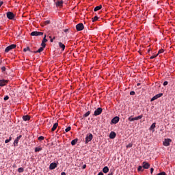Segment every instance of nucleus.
Here are the masks:
<instances>
[{
  "mask_svg": "<svg viewBox=\"0 0 175 175\" xmlns=\"http://www.w3.org/2000/svg\"><path fill=\"white\" fill-rule=\"evenodd\" d=\"M63 3H64V2H63L62 1H57V2L56 3V6H62Z\"/></svg>",
  "mask_w": 175,
  "mask_h": 175,
  "instance_id": "obj_26",
  "label": "nucleus"
},
{
  "mask_svg": "<svg viewBox=\"0 0 175 175\" xmlns=\"http://www.w3.org/2000/svg\"><path fill=\"white\" fill-rule=\"evenodd\" d=\"M38 140H39V142H42V140H44V137H43V136H40V137H38Z\"/></svg>",
  "mask_w": 175,
  "mask_h": 175,
  "instance_id": "obj_33",
  "label": "nucleus"
},
{
  "mask_svg": "<svg viewBox=\"0 0 175 175\" xmlns=\"http://www.w3.org/2000/svg\"><path fill=\"white\" fill-rule=\"evenodd\" d=\"M61 175H66V173H65V172H62V173H61Z\"/></svg>",
  "mask_w": 175,
  "mask_h": 175,
  "instance_id": "obj_49",
  "label": "nucleus"
},
{
  "mask_svg": "<svg viewBox=\"0 0 175 175\" xmlns=\"http://www.w3.org/2000/svg\"><path fill=\"white\" fill-rule=\"evenodd\" d=\"M68 31H69V29H66L64 30V32H68Z\"/></svg>",
  "mask_w": 175,
  "mask_h": 175,
  "instance_id": "obj_48",
  "label": "nucleus"
},
{
  "mask_svg": "<svg viewBox=\"0 0 175 175\" xmlns=\"http://www.w3.org/2000/svg\"><path fill=\"white\" fill-rule=\"evenodd\" d=\"M44 48L45 47H40L38 51H34L33 53H35V54H36V53H42V51H43L44 50Z\"/></svg>",
  "mask_w": 175,
  "mask_h": 175,
  "instance_id": "obj_21",
  "label": "nucleus"
},
{
  "mask_svg": "<svg viewBox=\"0 0 175 175\" xmlns=\"http://www.w3.org/2000/svg\"><path fill=\"white\" fill-rule=\"evenodd\" d=\"M91 114V111H88V112H86L84 115L83 117H88V116H90Z\"/></svg>",
  "mask_w": 175,
  "mask_h": 175,
  "instance_id": "obj_28",
  "label": "nucleus"
},
{
  "mask_svg": "<svg viewBox=\"0 0 175 175\" xmlns=\"http://www.w3.org/2000/svg\"><path fill=\"white\" fill-rule=\"evenodd\" d=\"M150 173L152 174L154 173V168H150Z\"/></svg>",
  "mask_w": 175,
  "mask_h": 175,
  "instance_id": "obj_44",
  "label": "nucleus"
},
{
  "mask_svg": "<svg viewBox=\"0 0 175 175\" xmlns=\"http://www.w3.org/2000/svg\"><path fill=\"white\" fill-rule=\"evenodd\" d=\"M23 121H29V120H31V117H29V116H28V115L23 116Z\"/></svg>",
  "mask_w": 175,
  "mask_h": 175,
  "instance_id": "obj_17",
  "label": "nucleus"
},
{
  "mask_svg": "<svg viewBox=\"0 0 175 175\" xmlns=\"http://www.w3.org/2000/svg\"><path fill=\"white\" fill-rule=\"evenodd\" d=\"M120 121V117L116 116L111 120V124H118Z\"/></svg>",
  "mask_w": 175,
  "mask_h": 175,
  "instance_id": "obj_11",
  "label": "nucleus"
},
{
  "mask_svg": "<svg viewBox=\"0 0 175 175\" xmlns=\"http://www.w3.org/2000/svg\"><path fill=\"white\" fill-rule=\"evenodd\" d=\"M57 167V163H52L49 165L50 170H54Z\"/></svg>",
  "mask_w": 175,
  "mask_h": 175,
  "instance_id": "obj_14",
  "label": "nucleus"
},
{
  "mask_svg": "<svg viewBox=\"0 0 175 175\" xmlns=\"http://www.w3.org/2000/svg\"><path fill=\"white\" fill-rule=\"evenodd\" d=\"M44 24H45V25H47L50 24V21H45Z\"/></svg>",
  "mask_w": 175,
  "mask_h": 175,
  "instance_id": "obj_40",
  "label": "nucleus"
},
{
  "mask_svg": "<svg viewBox=\"0 0 175 175\" xmlns=\"http://www.w3.org/2000/svg\"><path fill=\"white\" fill-rule=\"evenodd\" d=\"M116 136H117V134H116V132L114 131H111L109 134L110 139H116Z\"/></svg>",
  "mask_w": 175,
  "mask_h": 175,
  "instance_id": "obj_16",
  "label": "nucleus"
},
{
  "mask_svg": "<svg viewBox=\"0 0 175 175\" xmlns=\"http://www.w3.org/2000/svg\"><path fill=\"white\" fill-rule=\"evenodd\" d=\"M157 124L156 123H152V124L150 126V130L152 131V132H154L155 130V126H156Z\"/></svg>",
  "mask_w": 175,
  "mask_h": 175,
  "instance_id": "obj_23",
  "label": "nucleus"
},
{
  "mask_svg": "<svg viewBox=\"0 0 175 175\" xmlns=\"http://www.w3.org/2000/svg\"><path fill=\"white\" fill-rule=\"evenodd\" d=\"M24 53H27V51H30V53H32V51H31V49L29 46H27L23 49Z\"/></svg>",
  "mask_w": 175,
  "mask_h": 175,
  "instance_id": "obj_25",
  "label": "nucleus"
},
{
  "mask_svg": "<svg viewBox=\"0 0 175 175\" xmlns=\"http://www.w3.org/2000/svg\"><path fill=\"white\" fill-rule=\"evenodd\" d=\"M102 111H103V109L102 108H100V107L97 108L94 111L95 117H96L97 116H100V114H102Z\"/></svg>",
  "mask_w": 175,
  "mask_h": 175,
  "instance_id": "obj_4",
  "label": "nucleus"
},
{
  "mask_svg": "<svg viewBox=\"0 0 175 175\" xmlns=\"http://www.w3.org/2000/svg\"><path fill=\"white\" fill-rule=\"evenodd\" d=\"M85 167H87V165H85V164L82 166L83 169H85Z\"/></svg>",
  "mask_w": 175,
  "mask_h": 175,
  "instance_id": "obj_45",
  "label": "nucleus"
},
{
  "mask_svg": "<svg viewBox=\"0 0 175 175\" xmlns=\"http://www.w3.org/2000/svg\"><path fill=\"white\" fill-rule=\"evenodd\" d=\"M142 167H144V169H148L150 167V163L144 161L142 163Z\"/></svg>",
  "mask_w": 175,
  "mask_h": 175,
  "instance_id": "obj_13",
  "label": "nucleus"
},
{
  "mask_svg": "<svg viewBox=\"0 0 175 175\" xmlns=\"http://www.w3.org/2000/svg\"><path fill=\"white\" fill-rule=\"evenodd\" d=\"M103 173H109V167H107V166L104 167V168L103 169Z\"/></svg>",
  "mask_w": 175,
  "mask_h": 175,
  "instance_id": "obj_22",
  "label": "nucleus"
},
{
  "mask_svg": "<svg viewBox=\"0 0 175 175\" xmlns=\"http://www.w3.org/2000/svg\"><path fill=\"white\" fill-rule=\"evenodd\" d=\"M98 16H94V18H92V22L93 23H95V21H98Z\"/></svg>",
  "mask_w": 175,
  "mask_h": 175,
  "instance_id": "obj_29",
  "label": "nucleus"
},
{
  "mask_svg": "<svg viewBox=\"0 0 175 175\" xmlns=\"http://www.w3.org/2000/svg\"><path fill=\"white\" fill-rule=\"evenodd\" d=\"M137 87H139V85H140V83H138L137 84Z\"/></svg>",
  "mask_w": 175,
  "mask_h": 175,
  "instance_id": "obj_52",
  "label": "nucleus"
},
{
  "mask_svg": "<svg viewBox=\"0 0 175 175\" xmlns=\"http://www.w3.org/2000/svg\"><path fill=\"white\" fill-rule=\"evenodd\" d=\"M13 167H16V165H13Z\"/></svg>",
  "mask_w": 175,
  "mask_h": 175,
  "instance_id": "obj_53",
  "label": "nucleus"
},
{
  "mask_svg": "<svg viewBox=\"0 0 175 175\" xmlns=\"http://www.w3.org/2000/svg\"><path fill=\"white\" fill-rule=\"evenodd\" d=\"M142 118H143V115H139V116H136L135 118L130 116L128 120L130 121V122H132V121H137L138 120H142Z\"/></svg>",
  "mask_w": 175,
  "mask_h": 175,
  "instance_id": "obj_1",
  "label": "nucleus"
},
{
  "mask_svg": "<svg viewBox=\"0 0 175 175\" xmlns=\"http://www.w3.org/2000/svg\"><path fill=\"white\" fill-rule=\"evenodd\" d=\"M59 46L62 49V51L65 50V44H64L62 42H59Z\"/></svg>",
  "mask_w": 175,
  "mask_h": 175,
  "instance_id": "obj_19",
  "label": "nucleus"
},
{
  "mask_svg": "<svg viewBox=\"0 0 175 175\" xmlns=\"http://www.w3.org/2000/svg\"><path fill=\"white\" fill-rule=\"evenodd\" d=\"M8 83H9L8 80L1 79L0 80V87H5V85H6V84H8Z\"/></svg>",
  "mask_w": 175,
  "mask_h": 175,
  "instance_id": "obj_9",
  "label": "nucleus"
},
{
  "mask_svg": "<svg viewBox=\"0 0 175 175\" xmlns=\"http://www.w3.org/2000/svg\"><path fill=\"white\" fill-rule=\"evenodd\" d=\"M10 142H12V137H9V139H5V144H8V143H9Z\"/></svg>",
  "mask_w": 175,
  "mask_h": 175,
  "instance_id": "obj_31",
  "label": "nucleus"
},
{
  "mask_svg": "<svg viewBox=\"0 0 175 175\" xmlns=\"http://www.w3.org/2000/svg\"><path fill=\"white\" fill-rule=\"evenodd\" d=\"M57 128H58V123H55L51 129V132H54Z\"/></svg>",
  "mask_w": 175,
  "mask_h": 175,
  "instance_id": "obj_18",
  "label": "nucleus"
},
{
  "mask_svg": "<svg viewBox=\"0 0 175 175\" xmlns=\"http://www.w3.org/2000/svg\"><path fill=\"white\" fill-rule=\"evenodd\" d=\"M161 96H163V93H159V94L155 95L154 96H153L151 98L150 102H154V100H156V99L161 98Z\"/></svg>",
  "mask_w": 175,
  "mask_h": 175,
  "instance_id": "obj_6",
  "label": "nucleus"
},
{
  "mask_svg": "<svg viewBox=\"0 0 175 175\" xmlns=\"http://www.w3.org/2000/svg\"><path fill=\"white\" fill-rule=\"evenodd\" d=\"M0 65H2V60H0Z\"/></svg>",
  "mask_w": 175,
  "mask_h": 175,
  "instance_id": "obj_51",
  "label": "nucleus"
},
{
  "mask_svg": "<svg viewBox=\"0 0 175 175\" xmlns=\"http://www.w3.org/2000/svg\"><path fill=\"white\" fill-rule=\"evenodd\" d=\"M52 39H53V40L55 39V37H53V38H52Z\"/></svg>",
  "mask_w": 175,
  "mask_h": 175,
  "instance_id": "obj_54",
  "label": "nucleus"
},
{
  "mask_svg": "<svg viewBox=\"0 0 175 175\" xmlns=\"http://www.w3.org/2000/svg\"><path fill=\"white\" fill-rule=\"evenodd\" d=\"M77 142H79V139H78L77 138L73 139V140L71 142L72 146H75V144H77Z\"/></svg>",
  "mask_w": 175,
  "mask_h": 175,
  "instance_id": "obj_20",
  "label": "nucleus"
},
{
  "mask_svg": "<svg viewBox=\"0 0 175 175\" xmlns=\"http://www.w3.org/2000/svg\"><path fill=\"white\" fill-rule=\"evenodd\" d=\"M21 137H23V135H21L16 138V139L14 142V147L18 146V141L20 140V139H21Z\"/></svg>",
  "mask_w": 175,
  "mask_h": 175,
  "instance_id": "obj_10",
  "label": "nucleus"
},
{
  "mask_svg": "<svg viewBox=\"0 0 175 175\" xmlns=\"http://www.w3.org/2000/svg\"><path fill=\"white\" fill-rule=\"evenodd\" d=\"M70 129H72V127L68 126V128H66V129H65V132H69V131H70Z\"/></svg>",
  "mask_w": 175,
  "mask_h": 175,
  "instance_id": "obj_35",
  "label": "nucleus"
},
{
  "mask_svg": "<svg viewBox=\"0 0 175 175\" xmlns=\"http://www.w3.org/2000/svg\"><path fill=\"white\" fill-rule=\"evenodd\" d=\"M43 35V32L40 31H33L31 33V36H42Z\"/></svg>",
  "mask_w": 175,
  "mask_h": 175,
  "instance_id": "obj_8",
  "label": "nucleus"
},
{
  "mask_svg": "<svg viewBox=\"0 0 175 175\" xmlns=\"http://www.w3.org/2000/svg\"><path fill=\"white\" fill-rule=\"evenodd\" d=\"M2 5H3V1H0V8H1V6H2Z\"/></svg>",
  "mask_w": 175,
  "mask_h": 175,
  "instance_id": "obj_46",
  "label": "nucleus"
},
{
  "mask_svg": "<svg viewBox=\"0 0 175 175\" xmlns=\"http://www.w3.org/2000/svg\"><path fill=\"white\" fill-rule=\"evenodd\" d=\"M142 169H143V167L139 166L137 168L138 172H142Z\"/></svg>",
  "mask_w": 175,
  "mask_h": 175,
  "instance_id": "obj_38",
  "label": "nucleus"
},
{
  "mask_svg": "<svg viewBox=\"0 0 175 175\" xmlns=\"http://www.w3.org/2000/svg\"><path fill=\"white\" fill-rule=\"evenodd\" d=\"M1 72L2 73H5V72H6V67L3 66L1 68Z\"/></svg>",
  "mask_w": 175,
  "mask_h": 175,
  "instance_id": "obj_27",
  "label": "nucleus"
},
{
  "mask_svg": "<svg viewBox=\"0 0 175 175\" xmlns=\"http://www.w3.org/2000/svg\"><path fill=\"white\" fill-rule=\"evenodd\" d=\"M157 55H158V54L151 56L150 59H154V58H157Z\"/></svg>",
  "mask_w": 175,
  "mask_h": 175,
  "instance_id": "obj_36",
  "label": "nucleus"
},
{
  "mask_svg": "<svg viewBox=\"0 0 175 175\" xmlns=\"http://www.w3.org/2000/svg\"><path fill=\"white\" fill-rule=\"evenodd\" d=\"M170 142H172L171 139H165V141L163 142V144L165 147H167V146H170Z\"/></svg>",
  "mask_w": 175,
  "mask_h": 175,
  "instance_id": "obj_12",
  "label": "nucleus"
},
{
  "mask_svg": "<svg viewBox=\"0 0 175 175\" xmlns=\"http://www.w3.org/2000/svg\"><path fill=\"white\" fill-rule=\"evenodd\" d=\"M77 31H83L84 29V25L83 23H79L76 25Z\"/></svg>",
  "mask_w": 175,
  "mask_h": 175,
  "instance_id": "obj_7",
  "label": "nucleus"
},
{
  "mask_svg": "<svg viewBox=\"0 0 175 175\" xmlns=\"http://www.w3.org/2000/svg\"><path fill=\"white\" fill-rule=\"evenodd\" d=\"M157 175H166V172H162L159 173Z\"/></svg>",
  "mask_w": 175,
  "mask_h": 175,
  "instance_id": "obj_37",
  "label": "nucleus"
},
{
  "mask_svg": "<svg viewBox=\"0 0 175 175\" xmlns=\"http://www.w3.org/2000/svg\"><path fill=\"white\" fill-rule=\"evenodd\" d=\"M17 46L16 44H11L8 46H7L5 49V53H9L10 50H13V49H16Z\"/></svg>",
  "mask_w": 175,
  "mask_h": 175,
  "instance_id": "obj_3",
  "label": "nucleus"
},
{
  "mask_svg": "<svg viewBox=\"0 0 175 175\" xmlns=\"http://www.w3.org/2000/svg\"><path fill=\"white\" fill-rule=\"evenodd\" d=\"M167 84H168L167 81H165L163 82V85L164 86L167 85Z\"/></svg>",
  "mask_w": 175,
  "mask_h": 175,
  "instance_id": "obj_43",
  "label": "nucleus"
},
{
  "mask_svg": "<svg viewBox=\"0 0 175 175\" xmlns=\"http://www.w3.org/2000/svg\"><path fill=\"white\" fill-rule=\"evenodd\" d=\"M135 91H131L130 92V95H132V96L135 95Z\"/></svg>",
  "mask_w": 175,
  "mask_h": 175,
  "instance_id": "obj_41",
  "label": "nucleus"
},
{
  "mask_svg": "<svg viewBox=\"0 0 175 175\" xmlns=\"http://www.w3.org/2000/svg\"><path fill=\"white\" fill-rule=\"evenodd\" d=\"M108 175H113V172L109 173Z\"/></svg>",
  "mask_w": 175,
  "mask_h": 175,
  "instance_id": "obj_50",
  "label": "nucleus"
},
{
  "mask_svg": "<svg viewBox=\"0 0 175 175\" xmlns=\"http://www.w3.org/2000/svg\"><path fill=\"white\" fill-rule=\"evenodd\" d=\"M51 39V42H53L54 41V39L51 38V36L49 37Z\"/></svg>",
  "mask_w": 175,
  "mask_h": 175,
  "instance_id": "obj_47",
  "label": "nucleus"
},
{
  "mask_svg": "<svg viewBox=\"0 0 175 175\" xmlns=\"http://www.w3.org/2000/svg\"><path fill=\"white\" fill-rule=\"evenodd\" d=\"M165 51V50L163 49H160L159 51H158V55H159V54H162V53H163Z\"/></svg>",
  "mask_w": 175,
  "mask_h": 175,
  "instance_id": "obj_34",
  "label": "nucleus"
},
{
  "mask_svg": "<svg viewBox=\"0 0 175 175\" xmlns=\"http://www.w3.org/2000/svg\"><path fill=\"white\" fill-rule=\"evenodd\" d=\"M127 148H131L132 147V144H129V145L126 146Z\"/></svg>",
  "mask_w": 175,
  "mask_h": 175,
  "instance_id": "obj_42",
  "label": "nucleus"
},
{
  "mask_svg": "<svg viewBox=\"0 0 175 175\" xmlns=\"http://www.w3.org/2000/svg\"><path fill=\"white\" fill-rule=\"evenodd\" d=\"M7 17L9 18V20H14L16 15H14L12 12H7Z\"/></svg>",
  "mask_w": 175,
  "mask_h": 175,
  "instance_id": "obj_5",
  "label": "nucleus"
},
{
  "mask_svg": "<svg viewBox=\"0 0 175 175\" xmlns=\"http://www.w3.org/2000/svg\"><path fill=\"white\" fill-rule=\"evenodd\" d=\"M18 173H23V172H24V168H23V167H19V168L18 169Z\"/></svg>",
  "mask_w": 175,
  "mask_h": 175,
  "instance_id": "obj_30",
  "label": "nucleus"
},
{
  "mask_svg": "<svg viewBox=\"0 0 175 175\" xmlns=\"http://www.w3.org/2000/svg\"><path fill=\"white\" fill-rule=\"evenodd\" d=\"M4 100H9V96H5L4 97Z\"/></svg>",
  "mask_w": 175,
  "mask_h": 175,
  "instance_id": "obj_39",
  "label": "nucleus"
},
{
  "mask_svg": "<svg viewBox=\"0 0 175 175\" xmlns=\"http://www.w3.org/2000/svg\"><path fill=\"white\" fill-rule=\"evenodd\" d=\"M93 137H94V135H92V133L88 134L85 137V144H88V143H90V142L92 140Z\"/></svg>",
  "mask_w": 175,
  "mask_h": 175,
  "instance_id": "obj_2",
  "label": "nucleus"
},
{
  "mask_svg": "<svg viewBox=\"0 0 175 175\" xmlns=\"http://www.w3.org/2000/svg\"><path fill=\"white\" fill-rule=\"evenodd\" d=\"M39 151H42V148H36L35 152H39Z\"/></svg>",
  "mask_w": 175,
  "mask_h": 175,
  "instance_id": "obj_32",
  "label": "nucleus"
},
{
  "mask_svg": "<svg viewBox=\"0 0 175 175\" xmlns=\"http://www.w3.org/2000/svg\"><path fill=\"white\" fill-rule=\"evenodd\" d=\"M46 35H44V37L42 40V42L41 43V46L42 47H46V42H47V39H46Z\"/></svg>",
  "mask_w": 175,
  "mask_h": 175,
  "instance_id": "obj_15",
  "label": "nucleus"
},
{
  "mask_svg": "<svg viewBox=\"0 0 175 175\" xmlns=\"http://www.w3.org/2000/svg\"><path fill=\"white\" fill-rule=\"evenodd\" d=\"M100 9H102V5H98V6H96V7L94 9V12H98V10H100Z\"/></svg>",
  "mask_w": 175,
  "mask_h": 175,
  "instance_id": "obj_24",
  "label": "nucleus"
}]
</instances>
